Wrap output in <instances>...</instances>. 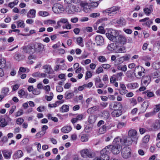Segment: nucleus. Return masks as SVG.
Masks as SVG:
<instances>
[{
	"instance_id": "nucleus-40",
	"label": "nucleus",
	"mask_w": 160,
	"mask_h": 160,
	"mask_svg": "<svg viewBox=\"0 0 160 160\" xmlns=\"http://www.w3.org/2000/svg\"><path fill=\"white\" fill-rule=\"evenodd\" d=\"M47 117L49 120H52L55 122H58V118L56 117H52L50 114H48Z\"/></svg>"
},
{
	"instance_id": "nucleus-36",
	"label": "nucleus",
	"mask_w": 160,
	"mask_h": 160,
	"mask_svg": "<svg viewBox=\"0 0 160 160\" xmlns=\"http://www.w3.org/2000/svg\"><path fill=\"white\" fill-rule=\"evenodd\" d=\"M100 154L101 155V158L102 160H109V157L108 155L109 154H107V153H104L103 154L101 153V151H100Z\"/></svg>"
},
{
	"instance_id": "nucleus-63",
	"label": "nucleus",
	"mask_w": 160,
	"mask_h": 160,
	"mask_svg": "<svg viewBox=\"0 0 160 160\" xmlns=\"http://www.w3.org/2000/svg\"><path fill=\"white\" fill-rule=\"evenodd\" d=\"M159 76H160V72L159 71L154 72L153 74V78H158Z\"/></svg>"
},
{
	"instance_id": "nucleus-39",
	"label": "nucleus",
	"mask_w": 160,
	"mask_h": 160,
	"mask_svg": "<svg viewBox=\"0 0 160 160\" xmlns=\"http://www.w3.org/2000/svg\"><path fill=\"white\" fill-rule=\"evenodd\" d=\"M117 47V46H116L115 43H112L108 45L107 46V48L109 50L112 51L114 49L115 47Z\"/></svg>"
},
{
	"instance_id": "nucleus-15",
	"label": "nucleus",
	"mask_w": 160,
	"mask_h": 160,
	"mask_svg": "<svg viewBox=\"0 0 160 160\" xmlns=\"http://www.w3.org/2000/svg\"><path fill=\"white\" fill-rule=\"evenodd\" d=\"M133 142V140L128 136L123 139H121V145L130 146L131 145Z\"/></svg>"
},
{
	"instance_id": "nucleus-53",
	"label": "nucleus",
	"mask_w": 160,
	"mask_h": 160,
	"mask_svg": "<svg viewBox=\"0 0 160 160\" xmlns=\"http://www.w3.org/2000/svg\"><path fill=\"white\" fill-rule=\"evenodd\" d=\"M128 86L131 87L132 89H134L138 87V84L137 83H133L128 84Z\"/></svg>"
},
{
	"instance_id": "nucleus-18",
	"label": "nucleus",
	"mask_w": 160,
	"mask_h": 160,
	"mask_svg": "<svg viewBox=\"0 0 160 160\" xmlns=\"http://www.w3.org/2000/svg\"><path fill=\"white\" fill-rule=\"evenodd\" d=\"M94 80L97 88H102L104 84L102 83L101 79L99 76L94 78Z\"/></svg>"
},
{
	"instance_id": "nucleus-4",
	"label": "nucleus",
	"mask_w": 160,
	"mask_h": 160,
	"mask_svg": "<svg viewBox=\"0 0 160 160\" xmlns=\"http://www.w3.org/2000/svg\"><path fill=\"white\" fill-rule=\"evenodd\" d=\"M81 156L85 158H92L93 157V153L90 149L85 148L81 150L80 152Z\"/></svg>"
},
{
	"instance_id": "nucleus-60",
	"label": "nucleus",
	"mask_w": 160,
	"mask_h": 160,
	"mask_svg": "<svg viewBox=\"0 0 160 160\" xmlns=\"http://www.w3.org/2000/svg\"><path fill=\"white\" fill-rule=\"evenodd\" d=\"M100 13L99 12L93 13L90 15V17L92 18H96L100 16Z\"/></svg>"
},
{
	"instance_id": "nucleus-6",
	"label": "nucleus",
	"mask_w": 160,
	"mask_h": 160,
	"mask_svg": "<svg viewBox=\"0 0 160 160\" xmlns=\"http://www.w3.org/2000/svg\"><path fill=\"white\" fill-rule=\"evenodd\" d=\"M128 136L133 140V142L136 144L138 139V137L136 131L135 130L131 129L128 131Z\"/></svg>"
},
{
	"instance_id": "nucleus-5",
	"label": "nucleus",
	"mask_w": 160,
	"mask_h": 160,
	"mask_svg": "<svg viewBox=\"0 0 160 160\" xmlns=\"http://www.w3.org/2000/svg\"><path fill=\"white\" fill-rule=\"evenodd\" d=\"M119 34L118 31L110 29L108 31V32L106 33L107 37L111 41H114L115 38L118 36Z\"/></svg>"
},
{
	"instance_id": "nucleus-10",
	"label": "nucleus",
	"mask_w": 160,
	"mask_h": 160,
	"mask_svg": "<svg viewBox=\"0 0 160 160\" xmlns=\"http://www.w3.org/2000/svg\"><path fill=\"white\" fill-rule=\"evenodd\" d=\"M66 11L68 14H73L78 11V9L74 5H68L66 7Z\"/></svg>"
},
{
	"instance_id": "nucleus-21",
	"label": "nucleus",
	"mask_w": 160,
	"mask_h": 160,
	"mask_svg": "<svg viewBox=\"0 0 160 160\" xmlns=\"http://www.w3.org/2000/svg\"><path fill=\"white\" fill-rule=\"evenodd\" d=\"M23 155L22 151L20 150L17 151L13 155V158L14 159H17L21 158Z\"/></svg>"
},
{
	"instance_id": "nucleus-62",
	"label": "nucleus",
	"mask_w": 160,
	"mask_h": 160,
	"mask_svg": "<svg viewBox=\"0 0 160 160\" xmlns=\"http://www.w3.org/2000/svg\"><path fill=\"white\" fill-rule=\"evenodd\" d=\"M32 93L35 95H38L40 94V91L37 88H35L32 91Z\"/></svg>"
},
{
	"instance_id": "nucleus-55",
	"label": "nucleus",
	"mask_w": 160,
	"mask_h": 160,
	"mask_svg": "<svg viewBox=\"0 0 160 160\" xmlns=\"http://www.w3.org/2000/svg\"><path fill=\"white\" fill-rule=\"evenodd\" d=\"M24 122V119L21 118H18L17 119L16 122L18 125H21Z\"/></svg>"
},
{
	"instance_id": "nucleus-57",
	"label": "nucleus",
	"mask_w": 160,
	"mask_h": 160,
	"mask_svg": "<svg viewBox=\"0 0 160 160\" xmlns=\"http://www.w3.org/2000/svg\"><path fill=\"white\" fill-rule=\"evenodd\" d=\"M103 69L102 67H99L96 70V72L97 73L99 74L103 72Z\"/></svg>"
},
{
	"instance_id": "nucleus-1",
	"label": "nucleus",
	"mask_w": 160,
	"mask_h": 160,
	"mask_svg": "<svg viewBox=\"0 0 160 160\" xmlns=\"http://www.w3.org/2000/svg\"><path fill=\"white\" fill-rule=\"evenodd\" d=\"M122 149L121 138L117 137L114 139L112 145H109L106 147L101 151V153L103 154L104 153L109 154L111 152L114 154L119 153Z\"/></svg>"
},
{
	"instance_id": "nucleus-32",
	"label": "nucleus",
	"mask_w": 160,
	"mask_h": 160,
	"mask_svg": "<svg viewBox=\"0 0 160 160\" xmlns=\"http://www.w3.org/2000/svg\"><path fill=\"white\" fill-rule=\"evenodd\" d=\"M142 93L143 94H145V96H146L148 98H150L154 96V94L153 92H151L149 90L143 92Z\"/></svg>"
},
{
	"instance_id": "nucleus-29",
	"label": "nucleus",
	"mask_w": 160,
	"mask_h": 160,
	"mask_svg": "<svg viewBox=\"0 0 160 160\" xmlns=\"http://www.w3.org/2000/svg\"><path fill=\"white\" fill-rule=\"evenodd\" d=\"M74 96L73 92H69L67 91L64 94V98L66 99H69L72 98Z\"/></svg>"
},
{
	"instance_id": "nucleus-41",
	"label": "nucleus",
	"mask_w": 160,
	"mask_h": 160,
	"mask_svg": "<svg viewBox=\"0 0 160 160\" xmlns=\"http://www.w3.org/2000/svg\"><path fill=\"white\" fill-rule=\"evenodd\" d=\"M9 91V88L7 87H4L2 89L1 93L4 96H6L8 95V93Z\"/></svg>"
},
{
	"instance_id": "nucleus-51",
	"label": "nucleus",
	"mask_w": 160,
	"mask_h": 160,
	"mask_svg": "<svg viewBox=\"0 0 160 160\" xmlns=\"http://www.w3.org/2000/svg\"><path fill=\"white\" fill-rule=\"evenodd\" d=\"M6 62L4 58L0 59V68H4L5 66Z\"/></svg>"
},
{
	"instance_id": "nucleus-7",
	"label": "nucleus",
	"mask_w": 160,
	"mask_h": 160,
	"mask_svg": "<svg viewBox=\"0 0 160 160\" xmlns=\"http://www.w3.org/2000/svg\"><path fill=\"white\" fill-rule=\"evenodd\" d=\"M127 41L126 38L123 35H120L117 36L113 42H114L117 46V44H125Z\"/></svg>"
},
{
	"instance_id": "nucleus-11",
	"label": "nucleus",
	"mask_w": 160,
	"mask_h": 160,
	"mask_svg": "<svg viewBox=\"0 0 160 160\" xmlns=\"http://www.w3.org/2000/svg\"><path fill=\"white\" fill-rule=\"evenodd\" d=\"M131 154V150L129 147H126L123 148L122 154V157L126 159L128 158Z\"/></svg>"
},
{
	"instance_id": "nucleus-20",
	"label": "nucleus",
	"mask_w": 160,
	"mask_h": 160,
	"mask_svg": "<svg viewBox=\"0 0 160 160\" xmlns=\"http://www.w3.org/2000/svg\"><path fill=\"white\" fill-rule=\"evenodd\" d=\"M121 89H119V93L122 95H124L128 92V91L126 89V88L124 84L120 83Z\"/></svg>"
},
{
	"instance_id": "nucleus-16",
	"label": "nucleus",
	"mask_w": 160,
	"mask_h": 160,
	"mask_svg": "<svg viewBox=\"0 0 160 160\" xmlns=\"http://www.w3.org/2000/svg\"><path fill=\"white\" fill-rule=\"evenodd\" d=\"M151 82V77L149 75H146L143 77L141 82L142 86H147Z\"/></svg>"
},
{
	"instance_id": "nucleus-14",
	"label": "nucleus",
	"mask_w": 160,
	"mask_h": 160,
	"mask_svg": "<svg viewBox=\"0 0 160 160\" xmlns=\"http://www.w3.org/2000/svg\"><path fill=\"white\" fill-rule=\"evenodd\" d=\"M138 70V74L139 76L138 78H140L141 77H144L145 74V69L142 66H137L135 68V71Z\"/></svg>"
},
{
	"instance_id": "nucleus-9",
	"label": "nucleus",
	"mask_w": 160,
	"mask_h": 160,
	"mask_svg": "<svg viewBox=\"0 0 160 160\" xmlns=\"http://www.w3.org/2000/svg\"><path fill=\"white\" fill-rule=\"evenodd\" d=\"M109 108L111 109L115 110H121L122 108V104L117 102H112L109 104Z\"/></svg>"
},
{
	"instance_id": "nucleus-58",
	"label": "nucleus",
	"mask_w": 160,
	"mask_h": 160,
	"mask_svg": "<svg viewBox=\"0 0 160 160\" xmlns=\"http://www.w3.org/2000/svg\"><path fill=\"white\" fill-rule=\"evenodd\" d=\"M99 30L97 31L98 32H99L102 34H104L105 33V31L104 30L103 26H101L98 27Z\"/></svg>"
},
{
	"instance_id": "nucleus-19",
	"label": "nucleus",
	"mask_w": 160,
	"mask_h": 160,
	"mask_svg": "<svg viewBox=\"0 0 160 160\" xmlns=\"http://www.w3.org/2000/svg\"><path fill=\"white\" fill-rule=\"evenodd\" d=\"M95 40L97 45H101L104 43L103 37L101 35H97L95 38Z\"/></svg>"
},
{
	"instance_id": "nucleus-56",
	"label": "nucleus",
	"mask_w": 160,
	"mask_h": 160,
	"mask_svg": "<svg viewBox=\"0 0 160 160\" xmlns=\"http://www.w3.org/2000/svg\"><path fill=\"white\" fill-rule=\"evenodd\" d=\"M150 136L148 135H147L145 136L143 139V142L144 143H147L149 141Z\"/></svg>"
},
{
	"instance_id": "nucleus-17",
	"label": "nucleus",
	"mask_w": 160,
	"mask_h": 160,
	"mask_svg": "<svg viewBox=\"0 0 160 160\" xmlns=\"http://www.w3.org/2000/svg\"><path fill=\"white\" fill-rule=\"evenodd\" d=\"M112 23H116L120 26L125 25L126 24L125 20L123 18H120L118 19L112 20Z\"/></svg>"
},
{
	"instance_id": "nucleus-31",
	"label": "nucleus",
	"mask_w": 160,
	"mask_h": 160,
	"mask_svg": "<svg viewBox=\"0 0 160 160\" xmlns=\"http://www.w3.org/2000/svg\"><path fill=\"white\" fill-rule=\"evenodd\" d=\"M16 22L18 28H24L25 26L24 22L22 20H19L17 21Z\"/></svg>"
},
{
	"instance_id": "nucleus-22",
	"label": "nucleus",
	"mask_w": 160,
	"mask_h": 160,
	"mask_svg": "<svg viewBox=\"0 0 160 160\" xmlns=\"http://www.w3.org/2000/svg\"><path fill=\"white\" fill-rule=\"evenodd\" d=\"M42 68L44 69V72L48 74H51L53 72L51 66L49 64L44 65Z\"/></svg>"
},
{
	"instance_id": "nucleus-12",
	"label": "nucleus",
	"mask_w": 160,
	"mask_h": 160,
	"mask_svg": "<svg viewBox=\"0 0 160 160\" xmlns=\"http://www.w3.org/2000/svg\"><path fill=\"white\" fill-rule=\"evenodd\" d=\"M33 44H29L27 46H24L23 47V50L24 52L30 54L34 53L33 49Z\"/></svg>"
},
{
	"instance_id": "nucleus-3",
	"label": "nucleus",
	"mask_w": 160,
	"mask_h": 160,
	"mask_svg": "<svg viewBox=\"0 0 160 160\" xmlns=\"http://www.w3.org/2000/svg\"><path fill=\"white\" fill-rule=\"evenodd\" d=\"M123 75L122 72H120L116 74H114L110 78V82L116 87H118V83L116 81L121 80L122 79V76Z\"/></svg>"
},
{
	"instance_id": "nucleus-38",
	"label": "nucleus",
	"mask_w": 160,
	"mask_h": 160,
	"mask_svg": "<svg viewBox=\"0 0 160 160\" xmlns=\"http://www.w3.org/2000/svg\"><path fill=\"white\" fill-rule=\"evenodd\" d=\"M98 60L99 62L101 63H104L106 62L107 61V59L104 56H100L98 57Z\"/></svg>"
},
{
	"instance_id": "nucleus-48",
	"label": "nucleus",
	"mask_w": 160,
	"mask_h": 160,
	"mask_svg": "<svg viewBox=\"0 0 160 160\" xmlns=\"http://www.w3.org/2000/svg\"><path fill=\"white\" fill-rule=\"evenodd\" d=\"M65 3L68 4H70L72 3H77L79 2L78 0H64Z\"/></svg>"
},
{
	"instance_id": "nucleus-8",
	"label": "nucleus",
	"mask_w": 160,
	"mask_h": 160,
	"mask_svg": "<svg viewBox=\"0 0 160 160\" xmlns=\"http://www.w3.org/2000/svg\"><path fill=\"white\" fill-rule=\"evenodd\" d=\"M52 9L55 13H59L63 12L64 8L62 5L59 3H56L53 5Z\"/></svg>"
},
{
	"instance_id": "nucleus-59",
	"label": "nucleus",
	"mask_w": 160,
	"mask_h": 160,
	"mask_svg": "<svg viewBox=\"0 0 160 160\" xmlns=\"http://www.w3.org/2000/svg\"><path fill=\"white\" fill-rule=\"evenodd\" d=\"M43 89L46 91V93L48 94V92L50 90V87L49 85H46L43 87Z\"/></svg>"
},
{
	"instance_id": "nucleus-13",
	"label": "nucleus",
	"mask_w": 160,
	"mask_h": 160,
	"mask_svg": "<svg viewBox=\"0 0 160 160\" xmlns=\"http://www.w3.org/2000/svg\"><path fill=\"white\" fill-rule=\"evenodd\" d=\"M34 52L42 53L44 48V45L40 43H37L33 45Z\"/></svg>"
},
{
	"instance_id": "nucleus-24",
	"label": "nucleus",
	"mask_w": 160,
	"mask_h": 160,
	"mask_svg": "<svg viewBox=\"0 0 160 160\" xmlns=\"http://www.w3.org/2000/svg\"><path fill=\"white\" fill-rule=\"evenodd\" d=\"M36 10L33 9H31L27 14V17L29 18H34L36 16Z\"/></svg>"
},
{
	"instance_id": "nucleus-54",
	"label": "nucleus",
	"mask_w": 160,
	"mask_h": 160,
	"mask_svg": "<svg viewBox=\"0 0 160 160\" xmlns=\"http://www.w3.org/2000/svg\"><path fill=\"white\" fill-rule=\"evenodd\" d=\"M102 116L106 118H108L109 116V113L108 111H103L102 113Z\"/></svg>"
},
{
	"instance_id": "nucleus-61",
	"label": "nucleus",
	"mask_w": 160,
	"mask_h": 160,
	"mask_svg": "<svg viewBox=\"0 0 160 160\" xmlns=\"http://www.w3.org/2000/svg\"><path fill=\"white\" fill-rule=\"evenodd\" d=\"M160 104L157 105H156V107L154 109L153 112H154L155 114V112H158L160 110Z\"/></svg>"
},
{
	"instance_id": "nucleus-23",
	"label": "nucleus",
	"mask_w": 160,
	"mask_h": 160,
	"mask_svg": "<svg viewBox=\"0 0 160 160\" xmlns=\"http://www.w3.org/2000/svg\"><path fill=\"white\" fill-rule=\"evenodd\" d=\"M149 105V102L147 100L144 101L142 103L141 108V111L142 112H145Z\"/></svg>"
},
{
	"instance_id": "nucleus-49",
	"label": "nucleus",
	"mask_w": 160,
	"mask_h": 160,
	"mask_svg": "<svg viewBox=\"0 0 160 160\" xmlns=\"http://www.w3.org/2000/svg\"><path fill=\"white\" fill-rule=\"evenodd\" d=\"M118 51L119 52L124 53L126 52V49L124 46H121L118 48Z\"/></svg>"
},
{
	"instance_id": "nucleus-42",
	"label": "nucleus",
	"mask_w": 160,
	"mask_h": 160,
	"mask_svg": "<svg viewBox=\"0 0 160 160\" xmlns=\"http://www.w3.org/2000/svg\"><path fill=\"white\" fill-rule=\"evenodd\" d=\"M118 69L119 70L125 72L127 70V68L126 65H120L117 67Z\"/></svg>"
},
{
	"instance_id": "nucleus-45",
	"label": "nucleus",
	"mask_w": 160,
	"mask_h": 160,
	"mask_svg": "<svg viewBox=\"0 0 160 160\" xmlns=\"http://www.w3.org/2000/svg\"><path fill=\"white\" fill-rule=\"evenodd\" d=\"M46 75L47 74L44 73H40L38 72L34 73L32 74V76H33L38 77L40 76L42 77H45Z\"/></svg>"
},
{
	"instance_id": "nucleus-28",
	"label": "nucleus",
	"mask_w": 160,
	"mask_h": 160,
	"mask_svg": "<svg viewBox=\"0 0 160 160\" xmlns=\"http://www.w3.org/2000/svg\"><path fill=\"white\" fill-rule=\"evenodd\" d=\"M72 128L71 126H66L63 127L61 129V131L64 133H67L71 131Z\"/></svg>"
},
{
	"instance_id": "nucleus-64",
	"label": "nucleus",
	"mask_w": 160,
	"mask_h": 160,
	"mask_svg": "<svg viewBox=\"0 0 160 160\" xmlns=\"http://www.w3.org/2000/svg\"><path fill=\"white\" fill-rule=\"evenodd\" d=\"M26 71V70L25 68L22 67H20L18 72V74L21 75L22 72H25Z\"/></svg>"
},
{
	"instance_id": "nucleus-34",
	"label": "nucleus",
	"mask_w": 160,
	"mask_h": 160,
	"mask_svg": "<svg viewBox=\"0 0 160 160\" xmlns=\"http://www.w3.org/2000/svg\"><path fill=\"white\" fill-rule=\"evenodd\" d=\"M69 110V106L67 105H63L60 109V111L62 112H67Z\"/></svg>"
},
{
	"instance_id": "nucleus-30",
	"label": "nucleus",
	"mask_w": 160,
	"mask_h": 160,
	"mask_svg": "<svg viewBox=\"0 0 160 160\" xmlns=\"http://www.w3.org/2000/svg\"><path fill=\"white\" fill-rule=\"evenodd\" d=\"M153 127L155 130H158L160 128V120L157 119L153 124Z\"/></svg>"
},
{
	"instance_id": "nucleus-46",
	"label": "nucleus",
	"mask_w": 160,
	"mask_h": 160,
	"mask_svg": "<svg viewBox=\"0 0 160 160\" xmlns=\"http://www.w3.org/2000/svg\"><path fill=\"white\" fill-rule=\"evenodd\" d=\"M0 126L2 127H4L7 124V123L5 121V119L2 118L0 119Z\"/></svg>"
},
{
	"instance_id": "nucleus-25",
	"label": "nucleus",
	"mask_w": 160,
	"mask_h": 160,
	"mask_svg": "<svg viewBox=\"0 0 160 160\" xmlns=\"http://www.w3.org/2000/svg\"><path fill=\"white\" fill-rule=\"evenodd\" d=\"M81 6L83 8L84 11L86 12H88L90 10V7L88 3L85 2H81Z\"/></svg>"
},
{
	"instance_id": "nucleus-33",
	"label": "nucleus",
	"mask_w": 160,
	"mask_h": 160,
	"mask_svg": "<svg viewBox=\"0 0 160 160\" xmlns=\"http://www.w3.org/2000/svg\"><path fill=\"white\" fill-rule=\"evenodd\" d=\"M96 120V118L94 115H90L88 118V122L91 124L94 123Z\"/></svg>"
},
{
	"instance_id": "nucleus-37",
	"label": "nucleus",
	"mask_w": 160,
	"mask_h": 160,
	"mask_svg": "<svg viewBox=\"0 0 160 160\" xmlns=\"http://www.w3.org/2000/svg\"><path fill=\"white\" fill-rule=\"evenodd\" d=\"M107 131V127L105 125H103L100 127L98 130L99 133L100 134H102L105 133Z\"/></svg>"
},
{
	"instance_id": "nucleus-27",
	"label": "nucleus",
	"mask_w": 160,
	"mask_h": 160,
	"mask_svg": "<svg viewBox=\"0 0 160 160\" xmlns=\"http://www.w3.org/2000/svg\"><path fill=\"white\" fill-rule=\"evenodd\" d=\"M2 153L5 159H9L11 158L12 153L8 151L4 150L2 151Z\"/></svg>"
},
{
	"instance_id": "nucleus-50",
	"label": "nucleus",
	"mask_w": 160,
	"mask_h": 160,
	"mask_svg": "<svg viewBox=\"0 0 160 160\" xmlns=\"http://www.w3.org/2000/svg\"><path fill=\"white\" fill-rule=\"evenodd\" d=\"M152 11V9H149L147 8H146L144 9V12L148 16Z\"/></svg>"
},
{
	"instance_id": "nucleus-44",
	"label": "nucleus",
	"mask_w": 160,
	"mask_h": 160,
	"mask_svg": "<svg viewBox=\"0 0 160 160\" xmlns=\"http://www.w3.org/2000/svg\"><path fill=\"white\" fill-rule=\"evenodd\" d=\"M44 24L45 25H48L50 24H54L56 23V21L53 20H47L44 21Z\"/></svg>"
},
{
	"instance_id": "nucleus-52",
	"label": "nucleus",
	"mask_w": 160,
	"mask_h": 160,
	"mask_svg": "<svg viewBox=\"0 0 160 160\" xmlns=\"http://www.w3.org/2000/svg\"><path fill=\"white\" fill-rule=\"evenodd\" d=\"M85 78V80L90 78L92 76V73L91 71H88L86 72Z\"/></svg>"
},
{
	"instance_id": "nucleus-47",
	"label": "nucleus",
	"mask_w": 160,
	"mask_h": 160,
	"mask_svg": "<svg viewBox=\"0 0 160 160\" xmlns=\"http://www.w3.org/2000/svg\"><path fill=\"white\" fill-rule=\"evenodd\" d=\"M38 14L40 16L42 17H46L48 16L49 13L48 12L45 11H40L38 12Z\"/></svg>"
},
{
	"instance_id": "nucleus-35",
	"label": "nucleus",
	"mask_w": 160,
	"mask_h": 160,
	"mask_svg": "<svg viewBox=\"0 0 160 160\" xmlns=\"http://www.w3.org/2000/svg\"><path fill=\"white\" fill-rule=\"evenodd\" d=\"M76 42L77 44L81 47L84 46L83 39L81 37H78L76 38Z\"/></svg>"
},
{
	"instance_id": "nucleus-26",
	"label": "nucleus",
	"mask_w": 160,
	"mask_h": 160,
	"mask_svg": "<svg viewBox=\"0 0 160 160\" xmlns=\"http://www.w3.org/2000/svg\"><path fill=\"white\" fill-rule=\"evenodd\" d=\"M122 113L121 110H114L111 113L112 116L114 117H117L120 116Z\"/></svg>"
},
{
	"instance_id": "nucleus-2",
	"label": "nucleus",
	"mask_w": 160,
	"mask_h": 160,
	"mask_svg": "<svg viewBox=\"0 0 160 160\" xmlns=\"http://www.w3.org/2000/svg\"><path fill=\"white\" fill-rule=\"evenodd\" d=\"M120 8L118 6H114L102 11L103 13H107L109 16H112L120 12Z\"/></svg>"
},
{
	"instance_id": "nucleus-43",
	"label": "nucleus",
	"mask_w": 160,
	"mask_h": 160,
	"mask_svg": "<svg viewBox=\"0 0 160 160\" xmlns=\"http://www.w3.org/2000/svg\"><path fill=\"white\" fill-rule=\"evenodd\" d=\"M88 135L86 134H82L81 138V140L82 142H85L88 141Z\"/></svg>"
}]
</instances>
